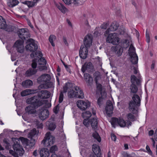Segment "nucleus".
<instances>
[{
    "label": "nucleus",
    "mask_w": 157,
    "mask_h": 157,
    "mask_svg": "<svg viewBox=\"0 0 157 157\" xmlns=\"http://www.w3.org/2000/svg\"><path fill=\"white\" fill-rule=\"evenodd\" d=\"M141 100L140 97L136 94H134L132 97V100L129 103L128 108L130 111L133 114L138 112V108L140 105Z\"/></svg>",
    "instance_id": "obj_1"
},
{
    "label": "nucleus",
    "mask_w": 157,
    "mask_h": 157,
    "mask_svg": "<svg viewBox=\"0 0 157 157\" xmlns=\"http://www.w3.org/2000/svg\"><path fill=\"white\" fill-rule=\"evenodd\" d=\"M26 102L28 104H30L33 106V107H34L36 108L42 105L43 103V101L37 95L27 99Z\"/></svg>",
    "instance_id": "obj_2"
},
{
    "label": "nucleus",
    "mask_w": 157,
    "mask_h": 157,
    "mask_svg": "<svg viewBox=\"0 0 157 157\" xmlns=\"http://www.w3.org/2000/svg\"><path fill=\"white\" fill-rule=\"evenodd\" d=\"M55 141V138L53 137L50 132L47 133L44 139L42 141V144L45 147H49L53 144Z\"/></svg>",
    "instance_id": "obj_3"
},
{
    "label": "nucleus",
    "mask_w": 157,
    "mask_h": 157,
    "mask_svg": "<svg viewBox=\"0 0 157 157\" xmlns=\"http://www.w3.org/2000/svg\"><path fill=\"white\" fill-rule=\"evenodd\" d=\"M28 44L25 46L27 51L30 52H34L38 49L37 44L34 42V40L32 39H29L27 40Z\"/></svg>",
    "instance_id": "obj_4"
},
{
    "label": "nucleus",
    "mask_w": 157,
    "mask_h": 157,
    "mask_svg": "<svg viewBox=\"0 0 157 157\" xmlns=\"http://www.w3.org/2000/svg\"><path fill=\"white\" fill-rule=\"evenodd\" d=\"M129 55L131 57V61L133 64H136L138 61V57L135 52V49L131 44L129 49Z\"/></svg>",
    "instance_id": "obj_5"
},
{
    "label": "nucleus",
    "mask_w": 157,
    "mask_h": 157,
    "mask_svg": "<svg viewBox=\"0 0 157 157\" xmlns=\"http://www.w3.org/2000/svg\"><path fill=\"white\" fill-rule=\"evenodd\" d=\"M108 36L106 38V42L111 43L114 45H116L118 44L119 40L117 36V33H114L109 34Z\"/></svg>",
    "instance_id": "obj_6"
},
{
    "label": "nucleus",
    "mask_w": 157,
    "mask_h": 157,
    "mask_svg": "<svg viewBox=\"0 0 157 157\" xmlns=\"http://www.w3.org/2000/svg\"><path fill=\"white\" fill-rule=\"evenodd\" d=\"M19 37L22 40H26L30 37L29 33L26 29H19L17 32Z\"/></svg>",
    "instance_id": "obj_7"
},
{
    "label": "nucleus",
    "mask_w": 157,
    "mask_h": 157,
    "mask_svg": "<svg viewBox=\"0 0 157 157\" xmlns=\"http://www.w3.org/2000/svg\"><path fill=\"white\" fill-rule=\"evenodd\" d=\"M23 40H17L14 43L13 47L16 48L18 52L22 53L24 51V46Z\"/></svg>",
    "instance_id": "obj_8"
},
{
    "label": "nucleus",
    "mask_w": 157,
    "mask_h": 157,
    "mask_svg": "<svg viewBox=\"0 0 157 157\" xmlns=\"http://www.w3.org/2000/svg\"><path fill=\"white\" fill-rule=\"evenodd\" d=\"M118 25L116 22H114L111 24L109 27L104 33V35L107 36L110 32L116 31L118 28Z\"/></svg>",
    "instance_id": "obj_9"
},
{
    "label": "nucleus",
    "mask_w": 157,
    "mask_h": 157,
    "mask_svg": "<svg viewBox=\"0 0 157 157\" xmlns=\"http://www.w3.org/2000/svg\"><path fill=\"white\" fill-rule=\"evenodd\" d=\"M77 105L81 110H84L90 107V104L89 102H86L82 100H80L77 101Z\"/></svg>",
    "instance_id": "obj_10"
},
{
    "label": "nucleus",
    "mask_w": 157,
    "mask_h": 157,
    "mask_svg": "<svg viewBox=\"0 0 157 157\" xmlns=\"http://www.w3.org/2000/svg\"><path fill=\"white\" fill-rule=\"evenodd\" d=\"M113 109V106L111 101L109 100L106 103L105 110L106 113L108 116H111Z\"/></svg>",
    "instance_id": "obj_11"
},
{
    "label": "nucleus",
    "mask_w": 157,
    "mask_h": 157,
    "mask_svg": "<svg viewBox=\"0 0 157 157\" xmlns=\"http://www.w3.org/2000/svg\"><path fill=\"white\" fill-rule=\"evenodd\" d=\"M83 42L85 46L84 47H86L87 49L89 48L91 45L92 42V36L89 35H87L84 38Z\"/></svg>",
    "instance_id": "obj_12"
},
{
    "label": "nucleus",
    "mask_w": 157,
    "mask_h": 157,
    "mask_svg": "<svg viewBox=\"0 0 157 157\" xmlns=\"http://www.w3.org/2000/svg\"><path fill=\"white\" fill-rule=\"evenodd\" d=\"M50 76L46 74H44L41 75L37 79V82L40 83L41 82H46L51 79Z\"/></svg>",
    "instance_id": "obj_13"
},
{
    "label": "nucleus",
    "mask_w": 157,
    "mask_h": 157,
    "mask_svg": "<svg viewBox=\"0 0 157 157\" xmlns=\"http://www.w3.org/2000/svg\"><path fill=\"white\" fill-rule=\"evenodd\" d=\"M88 52L87 48L81 46L79 52V55L80 58L83 59H85L87 56Z\"/></svg>",
    "instance_id": "obj_14"
},
{
    "label": "nucleus",
    "mask_w": 157,
    "mask_h": 157,
    "mask_svg": "<svg viewBox=\"0 0 157 157\" xmlns=\"http://www.w3.org/2000/svg\"><path fill=\"white\" fill-rule=\"evenodd\" d=\"M93 69V66L92 63L89 62L88 63H85L82 67L81 70L84 73L86 71H90Z\"/></svg>",
    "instance_id": "obj_15"
},
{
    "label": "nucleus",
    "mask_w": 157,
    "mask_h": 157,
    "mask_svg": "<svg viewBox=\"0 0 157 157\" xmlns=\"http://www.w3.org/2000/svg\"><path fill=\"white\" fill-rule=\"evenodd\" d=\"M84 78L87 86H91L93 83L92 77L89 74L86 73L84 74Z\"/></svg>",
    "instance_id": "obj_16"
},
{
    "label": "nucleus",
    "mask_w": 157,
    "mask_h": 157,
    "mask_svg": "<svg viewBox=\"0 0 157 157\" xmlns=\"http://www.w3.org/2000/svg\"><path fill=\"white\" fill-rule=\"evenodd\" d=\"M38 90L37 89H26L23 91L21 93V95L22 96H26L33 94L38 92Z\"/></svg>",
    "instance_id": "obj_17"
},
{
    "label": "nucleus",
    "mask_w": 157,
    "mask_h": 157,
    "mask_svg": "<svg viewBox=\"0 0 157 157\" xmlns=\"http://www.w3.org/2000/svg\"><path fill=\"white\" fill-rule=\"evenodd\" d=\"M54 87V85L52 82H48L40 85L38 88V90H40L41 89H47L50 88H53Z\"/></svg>",
    "instance_id": "obj_18"
},
{
    "label": "nucleus",
    "mask_w": 157,
    "mask_h": 157,
    "mask_svg": "<svg viewBox=\"0 0 157 157\" xmlns=\"http://www.w3.org/2000/svg\"><path fill=\"white\" fill-rule=\"evenodd\" d=\"M49 115V112L47 109H45L41 112L39 114V117L40 119L44 120L48 117Z\"/></svg>",
    "instance_id": "obj_19"
},
{
    "label": "nucleus",
    "mask_w": 157,
    "mask_h": 157,
    "mask_svg": "<svg viewBox=\"0 0 157 157\" xmlns=\"http://www.w3.org/2000/svg\"><path fill=\"white\" fill-rule=\"evenodd\" d=\"M131 84L140 86L141 85V81L140 78H137L134 75H132L131 77Z\"/></svg>",
    "instance_id": "obj_20"
},
{
    "label": "nucleus",
    "mask_w": 157,
    "mask_h": 157,
    "mask_svg": "<svg viewBox=\"0 0 157 157\" xmlns=\"http://www.w3.org/2000/svg\"><path fill=\"white\" fill-rule=\"evenodd\" d=\"M112 48L118 56H121L123 52L122 48L120 45H117L114 47H112Z\"/></svg>",
    "instance_id": "obj_21"
},
{
    "label": "nucleus",
    "mask_w": 157,
    "mask_h": 157,
    "mask_svg": "<svg viewBox=\"0 0 157 157\" xmlns=\"http://www.w3.org/2000/svg\"><path fill=\"white\" fill-rule=\"evenodd\" d=\"M127 116L128 119V120L127 122V123H128L127 124V127H128L129 126L131 125L132 124V123L130 121H135L136 120V118L135 116L133 115L131 113H128L127 115Z\"/></svg>",
    "instance_id": "obj_22"
},
{
    "label": "nucleus",
    "mask_w": 157,
    "mask_h": 157,
    "mask_svg": "<svg viewBox=\"0 0 157 157\" xmlns=\"http://www.w3.org/2000/svg\"><path fill=\"white\" fill-rule=\"evenodd\" d=\"M74 89L77 94V96H76V98L82 99L84 97V94L80 88L76 86L74 87Z\"/></svg>",
    "instance_id": "obj_23"
},
{
    "label": "nucleus",
    "mask_w": 157,
    "mask_h": 157,
    "mask_svg": "<svg viewBox=\"0 0 157 157\" xmlns=\"http://www.w3.org/2000/svg\"><path fill=\"white\" fill-rule=\"evenodd\" d=\"M92 150L94 154H95L97 157H101V153L99 147L96 145H93L92 146Z\"/></svg>",
    "instance_id": "obj_24"
},
{
    "label": "nucleus",
    "mask_w": 157,
    "mask_h": 157,
    "mask_svg": "<svg viewBox=\"0 0 157 157\" xmlns=\"http://www.w3.org/2000/svg\"><path fill=\"white\" fill-rule=\"evenodd\" d=\"M39 153L40 157H48L50 154L48 150L46 148L41 149Z\"/></svg>",
    "instance_id": "obj_25"
},
{
    "label": "nucleus",
    "mask_w": 157,
    "mask_h": 157,
    "mask_svg": "<svg viewBox=\"0 0 157 157\" xmlns=\"http://www.w3.org/2000/svg\"><path fill=\"white\" fill-rule=\"evenodd\" d=\"M33 85V82L30 80H27L21 83L22 86L25 88H29Z\"/></svg>",
    "instance_id": "obj_26"
},
{
    "label": "nucleus",
    "mask_w": 157,
    "mask_h": 157,
    "mask_svg": "<svg viewBox=\"0 0 157 157\" xmlns=\"http://www.w3.org/2000/svg\"><path fill=\"white\" fill-rule=\"evenodd\" d=\"M36 108L32 106L30 104V105L27 106L25 109V110L26 113L29 114H33L35 113Z\"/></svg>",
    "instance_id": "obj_27"
},
{
    "label": "nucleus",
    "mask_w": 157,
    "mask_h": 157,
    "mask_svg": "<svg viewBox=\"0 0 157 157\" xmlns=\"http://www.w3.org/2000/svg\"><path fill=\"white\" fill-rule=\"evenodd\" d=\"M56 6L63 13H65L67 11V9L61 3H59L56 4Z\"/></svg>",
    "instance_id": "obj_28"
},
{
    "label": "nucleus",
    "mask_w": 157,
    "mask_h": 157,
    "mask_svg": "<svg viewBox=\"0 0 157 157\" xmlns=\"http://www.w3.org/2000/svg\"><path fill=\"white\" fill-rule=\"evenodd\" d=\"M36 72V70L30 68L26 71L25 75V76L29 77L35 74Z\"/></svg>",
    "instance_id": "obj_29"
},
{
    "label": "nucleus",
    "mask_w": 157,
    "mask_h": 157,
    "mask_svg": "<svg viewBox=\"0 0 157 157\" xmlns=\"http://www.w3.org/2000/svg\"><path fill=\"white\" fill-rule=\"evenodd\" d=\"M106 94L105 91H103V94L101 95V97H99L97 103L99 107H100L103 103V99L106 97Z\"/></svg>",
    "instance_id": "obj_30"
},
{
    "label": "nucleus",
    "mask_w": 157,
    "mask_h": 157,
    "mask_svg": "<svg viewBox=\"0 0 157 157\" xmlns=\"http://www.w3.org/2000/svg\"><path fill=\"white\" fill-rule=\"evenodd\" d=\"M48 91L46 90H42L39 92L38 94V95L41 99L42 100V99H45L43 97H46V96L47 94H48Z\"/></svg>",
    "instance_id": "obj_31"
},
{
    "label": "nucleus",
    "mask_w": 157,
    "mask_h": 157,
    "mask_svg": "<svg viewBox=\"0 0 157 157\" xmlns=\"http://www.w3.org/2000/svg\"><path fill=\"white\" fill-rule=\"evenodd\" d=\"M38 0H33V2L26 1L23 2V3L27 5L29 7H31L34 6Z\"/></svg>",
    "instance_id": "obj_32"
},
{
    "label": "nucleus",
    "mask_w": 157,
    "mask_h": 157,
    "mask_svg": "<svg viewBox=\"0 0 157 157\" xmlns=\"http://www.w3.org/2000/svg\"><path fill=\"white\" fill-rule=\"evenodd\" d=\"M94 81L96 84H98L101 79V75L100 73L98 71L95 72L94 74Z\"/></svg>",
    "instance_id": "obj_33"
},
{
    "label": "nucleus",
    "mask_w": 157,
    "mask_h": 157,
    "mask_svg": "<svg viewBox=\"0 0 157 157\" xmlns=\"http://www.w3.org/2000/svg\"><path fill=\"white\" fill-rule=\"evenodd\" d=\"M138 86H137L136 85L131 84L130 87L131 93H133L134 94H136L138 90Z\"/></svg>",
    "instance_id": "obj_34"
},
{
    "label": "nucleus",
    "mask_w": 157,
    "mask_h": 157,
    "mask_svg": "<svg viewBox=\"0 0 157 157\" xmlns=\"http://www.w3.org/2000/svg\"><path fill=\"white\" fill-rule=\"evenodd\" d=\"M63 2L66 4L69 5L72 3L75 5L80 4V2H78L77 0H62Z\"/></svg>",
    "instance_id": "obj_35"
},
{
    "label": "nucleus",
    "mask_w": 157,
    "mask_h": 157,
    "mask_svg": "<svg viewBox=\"0 0 157 157\" xmlns=\"http://www.w3.org/2000/svg\"><path fill=\"white\" fill-rule=\"evenodd\" d=\"M6 25L5 20L2 16H0V28L2 29H5Z\"/></svg>",
    "instance_id": "obj_36"
},
{
    "label": "nucleus",
    "mask_w": 157,
    "mask_h": 157,
    "mask_svg": "<svg viewBox=\"0 0 157 157\" xmlns=\"http://www.w3.org/2000/svg\"><path fill=\"white\" fill-rule=\"evenodd\" d=\"M18 3L19 2L17 0H10L8 3V5L9 7H13L17 5Z\"/></svg>",
    "instance_id": "obj_37"
},
{
    "label": "nucleus",
    "mask_w": 157,
    "mask_h": 157,
    "mask_svg": "<svg viewBox=\"0 0 157 157\" xmlns=\"http://www.w3.org/2000/svg\"><path fill=\"white\" fill-rule=\"evenodd\" d=\"M90 122L93 128L96 129L97 128L98 121L96 118H92Z\"/></svg>",
    "instance_id": "obj_38"
},
{
    "label": "nucleus",
    "mask_w": 157,
    "mask_h": 157,
    "mask_svg": "<svg viewBox=\"0 0 157 157\" xmlns=\"http://www.w3.org/2000/svg\"><path fill=\"white\" fill-rule=\"evenodd\" d=\"M77 94L76 93V91L74 90L73 89L68 91V96L70 98L76 97L77 96Z\"/></svg>",
    "instance_id": "obj_39"
},
{
    "label": "nucleus",
    "mask_w": 157,
    "mask_h": 157,
    "mask_svg": "<svg viewBox=\"0 0 157 157\" xmlns=\"http://www.w3.org/2000/svg\"><path fill=\"white\" fill-rule=\"evenodd\" d=\"M128 123H126L125 121L122 119L120 118L118 120V124L121 127H124L127 126Z\"/></svg>",
    "instance_id": "obj_40"
},
{
    "label": "nucleus",
    "mask_w": 157,
    "mask_h": 157,
    "mask_svg": "<svg viewBox=\"0 0 157 157\" xmlns=\"http://www.w3.org/2000/svg\"><path fill=\"white\" fill-rule=\"evenodd\" d=\"M91 116V114L89 111H86L82 113V116L85 119H89Z\"/></svg>",
    "instance_id": "obj_41"
},
{
    "label": "nucleus",
    "mask_w": 157,
    "mask_h": 157,
    "mask_svg": "<svg viewBox=\"0 0 157 157\" xmlns=\"http://www.w3.org/2000/svg\"><path fill=\"white\" fill-rule=\"evenodd\" d=\"M5 29H5L6 31L8 32H12L14 30L15 27L14 26L11 25H6L5 26Z\"/></svg>",
    "instance_id": "obj_42"
},
{
    "label": "nucleus",
    "mask_w": 157,
    "mask_h": 157,
    "mask_svg": "<svg viewBox=\"0 0 157 157\" xmlns=\"http://www.w3.org/2000/svg\"><path fill=\"white\" fill-rule=\"evenodd\" d=\"M36 134V129L34 128L31 130L29 132L28 134V137L32 139V138L34 137Z\"/></svg>",
    "instance_id": "obj_43"
},
{
    "label": "nucleus",
    "mask_w": 157,
    "mask_h": 157,
    "mask_svg": "<svg viewBox=\"0 0 157 157\" xmlns=\"http://www.w3.org/2000/svg\"><path fill=\"white\" fill-rule=\"evenodd\" d=\"M72 86L71 83L69 82L65 84V85L63 87V91L64 93H66L68 89H70Z\"/></svg>",
    "instance_id": "obj_44"
},
{
    "label": "nucleus",
    "mask_w": 157,
    "mask_h": 157,
    "mask_svg": "<svg viewBox=\"0 0 157 157\" xmlns=\"http://www.w3.org/2000/svg\"><path fill=\"white\" fill-rule=\"evenodd\" d=\"M56 39V36L54 35H51L49 38V40L51 43L52 46L53 47L55 46V45L53 43V41Z\"/></svg>",
    "instance_id": "obj_45"
},
{
    "label": "nucleus",
    "mask_w": 157,
    "mask_h": 157,
    "mask_svg": "<svg viewBox=\"0 0 157 157\" xmlns=\"http://www.w3.org/2000/svg\"><path fill=\"white\" fill-rule=\"evenodd\" d=\"M19 140H20L23 145L25 146H27L28 144V140L26 138H25L23 137H20Z\"/></svg>",
    "instance_id": "obj_46"
},
{
    "label": "nucleus",
    "mask_w": 157,
    "mask_h": 157,
    "mask_svg": "<svg viewBox=\"0 0 157 157\" xmlns=\"http://www.w3.org/2000/svg\"><path fill=\"white\" fill-rule=\"evenodd\" d=\"M92 136L94 138L97 140L99 142H101V138L97 132H95L94 133L92 134Z\"/></svg>",
    "instance_id": "obj_47"
},
{
    "label": "nucleus",
    "mask_w": 157,
    "mask_h": 157,
    "mask_svg": "<svg viewBox=\"0 0 157 157\" xmlns=\"http://www.w3.org/2000/svg\"><path fill=\"white\" fill-rule=\"evenodd\" d=\"M118 120L119 119L116 118H112L111 121V124L113 127L115 128L116 125L118 124Z\"/></svg>",
    "instance_id": "obj_48"
},
{
    "label": "nucleus",
    "mask_w": 157,
    "mask_h": 157,
    "mask_svg": "<svg viewBox=\"0 0 157 157\" xmlns=\"http://www.w3.org/2000/svg\"><path fill=\"white\" fill-rule=\"evenodd\" d=\"M56 128L55 124L52 122H48V128L51 131L54 130Z\"/></svg>",
    "instance_id": "obj_49"
},
{
    "label": "nucleus",
    "mask_w": 157,
    "mask_h": 157,
    "mask_svg": "<svg viewBox=\"0 0 157 157\" xmlns=\"http://www.w3.org/2000/svg\"><path fill=\"white\" fill-rule=\"evenodd\" d=\"M38 63L40 65H45L46 63V61L44 58H41L38 60Z\"/></svg>",
    "instance_id": "obj_50"
},
{
    "label": "nucleus",
    "mask_w": 157,
    "mask_h": 157,
    "mask_svg": "<svg viewBox=\"0 0 157 157\" xmlns=\"http://www.w3.org/2000/svg\"><path fill=\"white\" fill-rule=\"evenodd\" d=\"M97 90L99 91L101 95L103 94L102 93V85L99 82L98 84H96Z\"/></svg>",
    "instance_id": "obj_51"
},
{
    "label": "nucleus",
    "mask_w": 157,
    "mask_h": 157,
    "mask_svg": "<svg viewBox=\"0 0 157 157\" xmlns=\"http://www.w3.org/2000/svg\"><path fill=\"white\" fill-rule=\"evenodd\" d=\"M129 45V42L128 40H125L123 41V46L124 48H127Z\"/></svg>",
    "instance_id": "obj_52"
},
{
    "label": "nucleus",
    "mask_w": 157,
    "mask_h": 157,
    "mask_svg": "<svg viewBox=\"0 0 157 157\" xmlns=\"http://www.w3.org/2000/svg\"><path fill=\"white\" fill-rule=\"evenodd\" d=\"M119 32L120 34L124 35L126 33V31L125 28L123 27H121L119 29Z\"/></svg>",
    "instance_id": "obj_53"
},
{
    "label": "nucleus",
    "mask_w": 157,
    "mask_h": 157,
    "mask_svg": "<svg viewBox=\"0 0 157 157\" xmlns=\"http://www.w3.org/2000/svg\"><path fill=\"white\" fill-rule=\"evenodd\" d=\"M37 59H34L33 60V62L32 63V67L33 69H35L37 66Z\"/></svg>",
    "instance_id": "obj_54"
},
{
    "label": "nucleus",
    "mask_w": 157,
    "mask_h": 157,
    "mask_svg": "<svg viewBox=\"0 0 157 157\" xmlns=\"http://www.w3.org/2000/svg\"><path fill=\"white\" fill-rule=\"evenodd\" d=\"M146 41L147 43H149L150 41V39L149 33L147 32V29L146 30Z\"/></svg>",
    "instance_id": "obj_55"
},
{
    "label": "nucleus",
    "mask_w": 157,
    "mask_h": 157,
    "mask_svg": "<svg viewBox=\"0 0 157 157\" xmlns=\"http://www.w3.org/2000/svg\"><path fill=\"white\" fill-rule=\"evenodd\" d=\"M57 150V147L56 145H54L50 149V151L51 152L53 153Z\"/></svg>",
    "instance_id": "obj_56"
},
{
    "label": "nucleus",
    "mask_w": 157,
    "mask_h": 157,
    "mask_svg": "<svg viewBox=\"0 0 157 157\" xmlns=\"http://www.w3.org/2000/svg\"><path fill=\"white\" fill-rule=\"evenodd\" d=\"M63 94L62 92H61L59 98V102L61 103L63 100Z\"/></svg>",
    "instance_id": "obj_57"
},
{
    "label": "nucleus",
    "mask_w": 157,
    "mask_h": 157,
    "mask_svg": "<svg viewBox=\"0 0 157 157\" xmlns=\"http://www.w3.org/2000/svg\"><path fill=\"white\" fill-rule=\"evenodd\" d=\"M89 123L88 119H85L83 121V124L86 126H88Z\"/></svg>",
    "instance_id": "obj_58"
},
{
    "label": "nucleus",
    "mask_w": 157,
    "mask_h": 157,
    "mask_svg": "<svg viewBox=\"0 0 157 157\" xmlns=\"http://www.w3.org/2000/svg\"><path fill=\"white\" fill-rule=\"evenodd\" d=\"M108 24L107 23H104L101 26V29H105L108 27Z\"/></svg>",
    "instance_id": "obj_59"
},
{
    "label": "nucleus",
    "mask_w": 157,
    "mask_h": 157,
    "mask_svg": "<svg viewBox=\"0 0 157 157\" xmlns=\"http://www.w3.org/2000/svg\"><path fill=\"white\" fill-rule=\"evenodd\" d=\"M35 55L37 57L38 56L40 57H42L43 56L42 53L40 51L36 52L35 53Z\"/></svg>",
    "instance_id": "obj_60"
},
{
    "label": "nucleus",
    "mask_w": 157,
    "mask_h": 157,
    "mask_svg": "<svg viewBox=\"0 0 157 157\" xmlns=\"http://www.w3.org/2000/svg\"><path fill=\"white\" fill-rule=\"evenodd\" d=\"M39 68L40 71H42L43 70H45L47 69V67L45 65H43L42 66H40L39 67Z\"/></svg>",
    "instance_id": "obj_61"
},
{
    "label": "nucleus",
    "mask_w": 157,
    "mask_h": 157,
    "mask_svg": "<svg viewBox=\"0 0 157 157\" xmlns=\"http://www.w3.org/2000/svg\"><path fill=\"white\" fill-rule=\"evenodd\" d=\"M59 110V107L58 105H57L55 107V108L54 109V112L56 114H57L58 113V111Z\"/></svg>",
    "instance_id": "obj_62"
},
{
    "label": "nucleus",
    "mask_w": 157,
    "mask_h": 157,
    "mask_svg": "<svg viewBox=\"0 0 157 157\" xmlns=\"http://www.w3.org/2000/svg\"><path fill=\"white\" fill-rule=\"evenodd\" d=\"M146 149L150 154L151 155L152 154V152L150 148L148 145H147L146 147Z\"/></svg>",
    "instance_id": "obj_63"
},
{
    "label": "nucleus",
    "mask_w": 157,
    "mask_h": 157,
    "mask_svg": "<svg viewBox=\"0 0 157 157\" xmlns=\"http://www.w3.org/2000/svg\"><path fill=\"white\" fill-rule=\"evenodd\" d=\"M154 139L157 141V128L156 129L154 133Z\"/></svg>",
    "instance_id": "obj_64"
}]
</instances>
